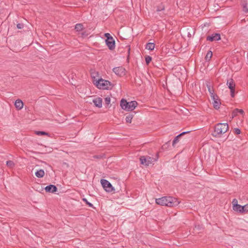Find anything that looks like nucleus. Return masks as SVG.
Segmentation results:
<instances>
[{
	"mask_svg": "<svg viewBox=\"0 0 248 248\" xmlns=\"http://www.w3.org/2000/svg\"><path fill=\"white\" fill-rule=\"evenodd\" d=\"M233 209L238 212L243 213L248 211V204L242 206L238 204H234Z\"/></svg>",
	"mask_w": 248,
	"mask_h": 248,
	"instance_id": "7",
	"label": "nucleus"
},
{
	"mask_svg": "<svg viewBox=\"0 0 248 248\" xmlns=\"http://www.w3.org/2000/svg\"><path fill=\"white\" fill-rule=\"evenodd\" d=\"M229 129V126L227 123H218L215 126L213 136L218 137L221 135L225 133Z\"/></svg>",
	"mask_w": 248,
	"mask_h": 248,
	"instance_id": "2",
	"label": "nucleus"
},
{
	"mask_svg": "<svg viewBox=\"0 0 248 248\" xmlns=\"http://www.w3.org/2000/svg\"><path fill=\"white\" fill-rule=\"evenodd\" d=\"M35 175L38 178H42L45 175V172L43 170L40 169L35 172Z\"/></svg>",
	"mask_w": 248,
	"mask_h": 248,
	"instance_id": "18",
	"label": "nucleus"
},
{
	"mask_svg": "<svg viewBox=\"0 0 248 248\" xmlns=\"http://www.w3.org/2000/svg\"><path fill=\"white\" fill-rule=\"evenodd\" d=\"M238 113H240L242 115H243L244 113V111L243 109H238Z\"/></svg>",
	"mask_w": 248,
	"mask_h": 248,
	"instance_id": "34",
	"label": "nucleus"
},
{
	"mask_svg": "<svg viewBox=\"0 0 248 248\" xmlns=\"http://www.w3.org/2000/svg\"><path fill=\"white\" fill-rule=\"evenodd\" d=\"M234 132L235 134L238 135L241 133V131H240V129H239L238 128H234Z\"/></svg>",
	"mask_w": 248,
	"mask_h": 248,
	"instance_id": "29",
	"label": "nucleus"
},
{
	"mask_svg": "<svg viewBox=\"0 0 248 248\" xmlns=\"http://www.w3.org/2000/svg\"><path fill=\"white\" fill-rule=\"evenodd\" d=\"M6 165L9 168H12L15 166V163L11 160H9L6 162Z\"/></svg>",
	"mask_w": 248,
	"mask_h": 248,
	"instance_id": "24",
	"label": "nucleus"
},
{
	"mask_svg": "<svg viewBox=\"0 0 248 248\" xmlns=\"http://www.w3.org/2000/svg\"><path fill=\"white\" fill-rule=\"evenodd\" d=\"M106 43L109 49L112 50L115 48V41L112 37L108 38V39H106Z\"/></svg>",
	"mask_w": 248,
	"mask_h": 248,
	"instance_id": "9",
	"label": "nucleus"
},
{
	"mask_svg": "<svg viewBox=\"0 0 248 248\" xmlns=\"http://www.w3.org/2000/svg\"><path fill=\"white\" fill-rule=\"evenodd\" d=\"M96 86L100 89L108 90L112 88V84L108 80L100 78L94 83Z\"/></svg>",
	"mask_w": 248,
	"mask_h": 248,
	"instance_id": "4",
	"label": "nucleus"
},
{
	"mask_svg": "<svg viewBox=\"0 0 248 248\" xmlns=\"http://www.w3.org/2000/svg\"><path fill=\"white\" fill-rule=\"evenodd\" d=\"M227 85L230 90L235 88V84L232 79H229L227 82Z\"/></svg>",
	"mask_w": 248,
	"mask_h": 248,
	"instance_id": "17",
	"label": "nucleus"
},
{
	"mask_svg": "<svg viewBox=\"0 0 248 248\" xmlns=\"http://www.w3.org/2000/svg\"><path fill=\"white\" fill-rule=\"evenodd\" d=\"M105 104L108 105L110 103V98L109 97H107L105 98Z\"/></svg>",
	"mask_w": 248,
	"mask_h": 248,
	"instance_id": "28",
	"label": "nucleus"
},
{
	"mask_svg": "<svg viewBox=\"0 0 248 248\" xmlns=\"http://www.w3.org/2000/svg\"><path fill=\"white\" fill-rule=\"evenodd\" d=\"M101 183L103 187L106 191L111 192L114 190L111 184L108 180L106 179H102L101 180Z\"/></svg>",
	"mask_w": 248,
	"mask_h": 248,
	"instance_id": "6",
	"label": "nucleus"
},
{
	"mask_svg": "<svg viewBox=\"0 0 248 248\" xmlns=\"http://www.w3.org/2000/svg\"><path fill=\"white\" fill-rule=\"evenodd\" d=\"M83 28V26L81 24H77L75 26V30L78 31H81Z\"/></svg>",
	"mask_w": 248,
	"mask_h": 248,
	"instance_id": "21",
	"label": "nucleus"
},
{
	"mask_svg": "<svg viewBox=\"0 0 248 248\" xmlns=\"http://www.w3.org/2000/svg\"><path fill=\"white\" fill-rule=\"evenodd\" d=\"M151 61H152L151 57H150L149 56H147L145 57V62L147 64H148L151 62Z\"/></svg>",
	"mask_w": 248,
	"mask_h": 248,
	"instance_id": "26",
	"label": "nucleus"
},
{
	"mask_svg": "<svg viewBox=\"0 0 248 248\" xmlns=\"http://www.w3.org/2000/svg\"><path fill=\"white\" fill-rule=\"evenodd\" d=\"M220 39V35L219 33L213 34L211 36H208L206 40L210 41H218Z\"/></svg>",
	"mask_w": 248,
	"mask_h": 248,
	"instance_id": "10",
	"label": "nucleus"
},
{
	"mask_svg": "<svg viewBox=\"0 0 248 248\" xmlns=\"http://www.w3.org/2000/svg\"><path fill=\"white\" fill-rule=\"evenodd\" d=\"M232 203H233V205H234V204H237V201L236 199H234L232 201Z\"/></svg>",
	"mask_w": 248,
	"mask_h": 248,
	"instance_id": "35",
	"label": "nucleus"
},
{
	"mask_svg": "<svg viewBox=\"0 0 248 248\" xmlns=\"http://www.w3.org/2000/svg\"><path fill=\"white\" fill-rule=\"evenodd\" d=\"M137 105L138 103L135 101L127 102L125 99H122L120 102V106L122 108L127 111L134 110Z\"/></svg>",
	"mask_w": 248,
	"mask_h": 248,
	"instance_id": "3",
	"label": "nucleus"
},
{
	"mask_svg": "<svg viewBox=\"0 0 248 248\" xmlns=\"http://www.w3.org/2000/svg\"><path fill=\"white\" fill-rule=\"evenodd\" d=\"M83 201L87 205H89V207H93V204L90 202H89L86 198H83L82 199Z\"/></svg>",
	"mask_w": 248,
	"mask_h": 248,
	"instance_id": "27",
	"label": "nucleus"
},
{
	"mask_svg": "<svg viewBox=\"0 0 248 248\" xmlns=\"http://www.w3.org/2000/svg\"><path fill=\"white\" fill-rule=\"evenodd\" d=\"M238 113V108H235V109H234L232 112V118H234V117H235L237 114Z\"/></svg>",
	"mask_w": 248,
	"mask_h": 248,
	"instance_id": "25",
	"label": "nucleus"
},
{
	"mask_svg": "<svg viewBox=\"0 0 248 248\" xmlns=\"http://www.w3.org/2000/svg\"><path fill=\"white\" fill-rule=\"evenodd\" d=\"M130 47H129V48H128V54H129V53H130Z\"/></svg>",
	"mask_w": 248,
	"mask_h": 248,
	"instance_id": "36",
	"label": "nucleus"
},
{
	"mask_svg": "<svg viewBox=\"0 0 248 248\" xmlns=\"http://www.w3.org/2000/svg\"><path fill=\"white\" fill-rule=\"evenodd\" d=\"M158 158V154H156L155 157H153L149 156H141L140 158V163L146 166H148L151 164H153L156 161Z\"/></svg>",
	"mask_w": 248,
	"mask_h": 248,
	"instance_id": "5",
	"label": "nucleus"
},
{
	"mask_svg": "<svg viewBox=\"0 0 248 248\" xmlns=\"http://www.w3.org/2000/svg\"><path fill=\"white\" fill-rule=\"evenodd\" d=\"M155 47V45L153 43H148L146 45V49L149 50H153L154 49Z\"/></svg>",
	"mask_w": 248,
	"mask_h": 248,
	"instance_id": "19",
	"label": "nucleus"
},
{
	"mask_svg": "<svg viewBox=\"0 0 248 248\" xmlns=\"http://www.w3.org/2000/svg\"><path fill=\"white\" fill-rule=\"evenodd\" d=\"M16 27L18 29H21L24 28V24L23 23H18Z\"/></svg>",
	"mask_w": 248,
	"mask_h": 248,
	"instance_id": "30",
	"label": "nucleus"
},
{
	"mask_svg": "<svg viewBox=\"0 0 248 248\" xmlns=\"http://www.w3.org/2000/svg\"><path fill=\"white\" fill-rule=\"evenodd\" d=\"M212 56V52L211 51H208L206 54L205 57V60L206 61H209Z\"/></svg>",
	"mask_w": 248,
	"mask_h": 248,
	"instance_id": "22",
	"label": "nucleus"
},
{
	"mask_svg": "<svg viewBox=\"0 0 248 248\" xmlns=\"http://www.w3.org/2000/svg\"><path fill=\"white\" fill-rule=\"evenodd\" d=\"M94 106L99 108L102 106V99L100 97H96L93 100Z\"/></svg>",
	"mask_w": 248,
	"mask_h": 248,
	"instance_id": "12",
	"label": "nucleus"
},
{
	"mask_svg": "<svg viewBox=\"0 0 248 248\" xmlns=\"http://www.w3.org/2000/svg\"><path fill=\"white\" fill-rule=\"evenodd\" d=\"M133 117V115L129 114L126 116L125 121L127 123H131Z\"/></svg>",
	"mask_w": 248,
	"mask_h": 248,
	"instance_id": "20",
	"label": "nucleus"
},
{
	"mask_svg": "<svg viewBox=\"0 0 248 248\" xmlns=\"http://www.w3.org/2000/svg\"><path fill=\"white\" fill-rule=\"evenodd\" d=\"M45 190L47 192L54 193L57 191V187L53 185H50L45 188Z\"/></svg>",
	"mask_w": 248,
	"mask_h": 248,
	"instance_id": "13",
	"label": "nucleus"
},
{
	"mask_svg": "<svg viewBox=\"0 0 248 248\" xmlns=\"http://www.w3.org/2000/svg\"><path fill=\"white\" fill-rule=\"evenodd\" d=\"M189 131H186V132H182V133L180 134L179 135H178V136H177L173 140V141H172V146H175V144L176 143H177V142H178L179 141V138L182 136V135H185V134H186V133H189Z\"/></svg>",
	"mask_w": 248,
	"mask_h": 248,
	"instance_id": "16",
	"label": "nucleus"
},
{
	"mask_svg": "<svg viewBox=\"0 0 248 248\" xmlns=\"http://www.w3.org/2000/svg\"><path fill=\"white\" fill-rule=\"evenodd\" d=\"M230 91H231V95L232 97H233L234 96L235 88L232 89V90H230Z\"/></svg>",
	"mask_w": 248,
	"mask_h": 248,
	"instance_id": "31",
	"label": "nucleus"
},
{
	"mask_svg": "<svg viewBox=\"0 0 248 248\" xmlns=\"http://www.w3.org/2000/svg\"><path fill=\"white\" fill-rule=\"evenodd\" d=\"M213 100V104L214 107L216 109H218L220 105V101L218 99L217 95L215 96V99H212Z\"/></svg>",
	"mask_w": 248,
	"mask_h": 248,
	"instance_id": "14",
	"label": "nucleus"
},
{
	"mask_svg": "<svg viewBox=\"0 0 248 248\" xmlns=\"http://www.w3.org/2000/svg\"><path fill=\"white\" fill-rule=\"evenodd\" d=\"M243 11H244L246 13H248V9L247 8L246 5H245L243 6Z\"/></svg>",
	"mask_w": 248,
	"mask_h": 248,
	"instance_id": "32",
	"label": "nucleus"
},
{
	"mask_svg": "<svg viewBox=\"0 0 248 248\" xmlns=\"http://www.w3.org/2000/svg\"><path fill=\"white\" fill-rule=\"evenodd\" d=\"M114 73L120 77H123L125 74V69L123 66H119L115 67L113 69Z\"/></svg>",
	"mask_w": 248,
	"mask_h": 248,
	"instance_id": "8",
	"label": "nucleus"
},
{
	"mask_svg": "<svg viewBox=\"0 0 248 248\" xmlns=\"http://www.w3.org/2000/svg\"><path fill=\"white\" fill-rule=\"evenodd\" d=\"M155 202L158 205L168 207L175 206L178 205L179 203L178 200L172 197H163L156 199Z\"/></svg>",
	"mask_w": 248,
	"mask_h": 248,
	"instance_id": "1",
	"label": "nucleus"
},
{
	"mask_svg": "<svg viewBox=\"0 0 248 248\" xmlns=\"http://www.w3.org/2000/svg\"><path fill=\"white\" fill-rule=\"evenodd\" d=\"M15 106L17 109H21L23 107V103L21 100L17 99L15 101Z\"/></svg>",
	"mask_w": 248,
	"mask_h": 248,
	"instance_id": "15",
	"label": "nucleus"
},
{
	"mask_svg": "<svg viewBox=\"0 0 248 248\" xmlns=\"http://www.w3.org/2000/svg\"><path fill=\"white\" fill-rule=\"evenodd\" d=\"M105 37L107 38V39H108V38L112 37L110 34L108 33H106L105 34Z\"/></svg>",
	"mask_w": 248,
	"mask_h": 248,
	"instance_id": "33",
	"label": "nucleus"
},
{
	"mask_svg": "<svg viewBox=\"0 0 248 248\" xmlns=\"http://www.w3.org/2000/svg\"><path fill=\"white\" fill-rule=\"evenodd\" d=\"M206 85L211 98L215 99V96L216 95L214 93V90L211 83L210 82H207Z\"/></svg>",
	"mask_w": 248,
	"mask_h": 248,
	"instance_id": "11",
	"label": "nucleus"
},
{
	"mask_svg": "<svg viewBox=\"0 0 248 248\" xmlns=\"http://www.w3.org/2000/svg\"><path fill=\"white\" fill-rule=\"evenodd\" d=\"M35 133L36 135H39V136L46 135V136H49V133L44 132V131H35Z\"/></svg>",
	"mask_w": 248,
	"mask_h": 248,
	"instance_id": "23",
	"label": "nucleus"
}]
</instances>
